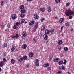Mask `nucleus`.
I'll list each match as a JSON object with an SVG mask.
<instances>
[{"label":"nucleus","instance_id":"obj_1","mask_svg":"<svg viewBox=\"0 0 74 74\" xmlns=\"http://www.w3.org/2000/svg\"><path fill=\"white\" fill-rule=\"evenodd\" d=\"M74 14V12L71 11L70 10L68 9L65 12V15L66 16H69V15H73Z\"/></svg>","mask_w":74,"mask_h":74},{"label":"nucleus","instance_id":"obj_2","mask_svg":"<svg viewBox=\"0 0 74 74\" xmlns=\"http://www.w3.org/2000/svg\"><path fill=\"white\" fill-rule=\"evenodd\" d=\"M17 18L16 14H14L11 15V18L13 20H15Z\"/></svg>","mask_w":74,"mask_h":74},{"label":"nucleus","instance_id":"obj_3","mask_svg":"<svg viewBox=\"0 0 74 74\" xmlns=\"http://www.w3.org/2000/svg\"><path fill=\"white\" fill-rule=\"evenodd\" d=\"M35 65L37 67H38L40 64H39V60L38 59H36L35 62Z\"/></svg>","mask_w":74,"mask_h":74},{"label":"nucleus","instance_id":"obj_4","mask_svg":"<svg viewBox=\"0 0 74 74\" xmlns=\"http://www.w3.org/2000/svg\"><path fill=\"white\" fill-rule=\"evenodd\" d=\"M57 43L59 45H61L63 44V41L60 40H59L58 41Z\"/></svg>","mask_w":74,"mask_h":74},{"label":"nucleus","instance_id":"obj_5","mask_svg":"<svg viewBox=\"0 0 74 74\" xmlns=\"http://www.w3.org/2000/svg\"><path fill=\"white\" fill-rule=\"evenodd\" d=\"M23 60V58L21 56H19L18 58V60L19 62H22Z\"/></svg>","mask_w":74,"mask_h":74},{"label":"nucleus","instance_id":"obj_6","mask_svg":"<svg viewBox=\"0 0 74 74\" xmlns=\"http://www.w3.org/2000/svg\"><path fill=\"white\" fill-rule=\"evenodd\" d=\"M34 18H35L36 19H38V18H39V16L38 15L35 14L34 16Z\"/></svg>","mask_w":74,"mask_h":74},{"label":"nucleus","instance_id":"obj_7","mask_svg":"<svg viewBox=\"0 0 74 74\" xmlns=\"http://www.w3.org/2000/svg\"><path fill=\"white\" fill-rule=\"evenodd\" d=\"M33 24H34V21H31L29 23V26H32Z\"/></svg>","mask_w":74,"mask_h":74},{"label":"nucleus","instance_id":"obj_8","mask_svg":"<svg viewBox=\"0 0 74 74\" xmlns=\"http://www.w3.org/2000/svg\"><path fill=\"white\" fill-rule=\"evenodd\" d=\"M26 47H27V45L25 44H23L22 46V48L23 49H26Z\"/></svg>","mask_w":74,"mask_h":74},{"label":"nucleus","instance_id":"obj_9","mask_svg":"<svg viewBox=\"0 0 74 74\" xmlns=\"http://www.w3.org/2000/svg\"><path fill=\"white\" fill-rule=\"evenodd\" d=\"M4 64V62L3 61H1L0 62V67H3Z\"/></svg>","mask_w":74,"mask_h":74},{"label":"nucleus","instance_id":"obj_10","mask_svg":"<svg viewBox=\"0 0 74 74\" xmlns=\"http://www.w3.org/2000/svg\"><path fill=\"white\" fill-rule=\"evenodd\" d=\"M49 64L48 63H46L44 64L43 65L44 67H49Z\"/></svg>","mask_w":74,"mask_h":74},{"label":"nucleus","instance_id":"obj_11","mask_svg":"<svg viewBox=\"0 0 74 74\" xmlns=\"http://www.w3.org/2000/svg\"><path fill=\"white\" fill-rule=\"evenodd\" d=\"M50 32V31L48 29H46L45 30V34H48Z\"/></svg>","mask_w":74,"mask_h":74},{"label":"nucleus","instance_id":"obj_12","mask_svg":"<svg viewBox=\"0 0 74 74\" xmlns=\"http://www.w3.org/2000/svg\"><path fill=\"white\" fill-rule=\"evenodd\" d=\"M64 22V18H61L59 20V22L60 23H62V22Z\"/></svg>","mask_w":74,"mask_h":74},{"label":"nucleus","instance_id":"obj_13","mask_svg":"<svg viewBox=\"0 0 74 74\" xmlns=\"http://www.w3.org/2000/svg\"><path fill=\"white\" fill-rule=\"evenodd\" d=\"M40 11H41L42 12H44L45 11V8H40L39 9Z\"/></svg>","mask_w":74,"mask_h":74},{"label":"nucleus","instance_id":"obj_14","mask_svg":"<svg viewBox=\"0 0 74 74\" xmlns=\"http://www.w3.org/2000/svg\"><path fill=\"white\" fill-rule=\"evenodd\" d=\"M43 38L45 40H47L48 38V36L46 34H45L43 35Z\"/></svg>","mask_w":74,"mask_h":74},{"label":"nucleus","instance_id":"obj_15","mask_svg":"<svg viewBox=\"0 0 74 74\" xmlns=\"http://www.w3.org/2000/svg\"><path fill=\"white\" fill-rule=\"evenodd\" d=\"M19 16L20 17H22V18H24L25 17V15L24 14L22 13H21L19 14Z\"/></svg>","mask_w":74,"mask_h":74},{"label":"nucleus","instance_id":"obj_16","mask_svg":"<svg viewBox=\"0 0 74 74\" xmlns=\"http://www.w3.org/2000/svg\"><path fill=\"white\" fill-rule=\"evenodd\" d=\"M63 49L64 51H65V52H67L69 50V48L67 47H65Z\"/></svg>","mask_w":74,"mask_h":74},{"label":"nucleus","instance_id":"obj_17","mask_svg":"<svg viewBox=\"0 0 74 74\" xmlns=\"http://www.w3.org/2000/svg\"><path fill=\"white\" fill-rule=\"evenodd\" d=\"M5 4V2L4 1H3L1 2V6H4Z\"/></svg>","mask_w":74,"mask_h":74},{"label":"nucleus","instance_id":"obj_18","mask_svg":"<svg viewBox=\"0 0 74 74\" xmlns=\"http://www.w3.org/2000/svg\"><path fill=\"white\" fill-rule=\"evenodd\" d=\"M63 64H66V63H67V60H66L64 59L63 60Z\"/></svg>","mask_w":74,"mask_h":74},{"label":"nucleus","instance_id":"obj_19","mask_svg":"<svg viewBox=\"0 0 74 74\" xmlns=\"http://www.w3.org/2000/svg\"><path fill=\"white\" fill-rule=\"evenodd\" d=\"M25 8V6L24 5H21L20 6V8L21 10H23V9H24Z\"/></svg>","mask_w":74,"mask_h":74},{"label":"nucleus","instance_id":"obj_20","mask_svg":"<svg viewBox=\"0 0 74 74\" xmlns=\"http://www.w3.org/2000/svg\"><path fill=\"white\" fill-rule=\"evenodd\" d=\"M29 56L30 58H32V57H33V53L32 52H31L29 53Z\"/></svg>","mask_w":74,"mask_h":74},{"label":"nucleus","instance_id":"obj_21","mask_svg":"<svg viewBox=\"0 0 74 74\" xmlns=\"http://www.w3.org/2000/svg\"><path fill=\"white\" fill-rule=\"evenodd\" d=\"M21 12L22 13H25L26 12V10L25 9H22L21 11Z\"/></svg>","mask_w":74,"mask_h":74},{"label":"nucleus","instance_id":"obj_22","mask_svg":"<svg viewBox=\"0 0 74 74\" xmlns=\"http://www.w3.org/2000/svg\"><path fill=\"white\" fill-rule=\"evenodd\" d=\"M47 11L48 12H51V7L49 6L48 7Z\"/></svg>","mask_w":74,"mask_h":74},{"label":"nucleus","instance_id":"obj_23","mask_svg":"<svg viewBox=\"0 0 74 74\" xmlns=\"http://www.w3.org/2000/svg\"><path fill=\"white\" fill-rule=\"evenodd\" d=\"M23 36H27V33H26V32H24L23 33Z\"/></svg>","mask_w":74,"mask_h":74},{"label":"nucleus","instance_id":"obj_24","mask_svg":"<svg viewBox=\"0 0 74 74\" xmlns=\"http://www.w3.org/2000/svg\"><path fill=\"white\" fill-rule=\"evenodd\" d=\"M23 59L25 60H27V56H24L23 57Z\"/></svg>","mask_w":74,"mask_h":74},{"label":"nucleus","instance_id":"obj_25","mask_svg":"<svg viewBox=\"0 0 74 74\" xmlns=\"http://www.w3.org/2000/svg\"><path fill=\"white\" fill-rule=\"evenodd\" d=\"M11 62L12 64H14L15 63V60L13 59H12L11 60Z\"/></svg>","mask_w":74,"mask_h":74},{"label":"nucleus","instance_id":"obj_26","mask_svg":"<svg viewBox=\"0 0 74 74\" xmlns=\"http://www.w3.org/2000/svg\"><path fill=\"white\" fill-rule=\"evenodd\" d=\"M25 22V19H21L20 20V22L21 23H23Z\"/></svg>","mask_w":74,"mask_h":74},{"label":"nucleus","instance_id":"obj_27","mask_svg":"<svg viewBox=\"0 0 74 74\" xmlns=\"http://www.w3.org/2000/svg\"><path fill=\"white\" fill-rule=\"evenodd\" d=\"M41 30H44L45 29V26L44 25H43L41 27Z\"/></svg>","mask_w":74,"mask_h":74},{"label":"nucleus","instance_id":"obj_28","mask_svg":"<svg viewBox=\"0 0 74 74\" xmlns=\"http://www.w3.org/2000/svg\"><path fill=\"white\" fill-rule=\"evenodd\" d=\"M58 64L60 66H61L63 64V61H59L58 62Z\"/></svg>","mask_w":74,"mask_h":74},{"label":"nucleus","instance_id":"obj_29","mask_svg":"<svg viewBox=\"0 0 74 74\" xmlns=\"http://www.w3.org/2000/svg\"><path fill=\"white\" fill-rule=\"evenodd\" d=\"M16 25L17 26H19V25H20V23L18 22H16Z\"/></svg>","mask_w":74,"mask_h":74},{"label":"nucleus","instance_id":"obj_30","mask_svg":"<svg viewBox=\"0 0 74 74\" xmlns=\"http://www.w3.org/2000/svg\"><path fill=\"white\" fill-rule=\"evenodd\" d=\"M15 36V37L16 38H19V34H16V35Z\"/></svg>","mask_w":74,"mask_h":74},{"label":"nucleus","instance_id":"obj_31","mask_svg":"<svg viewBox=\"0 0 74 74\" xmlns=\"http://www.w3.org/2000/svg\"><path fill=\"white\" fill-rule=\"evenodd\" d=\"M50 32L51 34H52L53 33V32H55V30H54V29H51L50 30Z\"/></svg>","mask_w":74,"mask_h":74},{"label":"nucleus","instance_id":"obj_32","mask_svg":"<svg viewBox=\"0 0 74 74\" xmlns=\"http://www.w3.org/2000/svg\"><path fill=\"white\" fill-rule=\"evenodd\" d=\"M33 40H34V43H36V42H37V39H35V38H33Z\"/></svg>","mask_w":74,"mask_h":74},{"label":"nucleus","instance_id":"obj_33","mask_svg":"<svg viewBox=\"0 0 74 74\" xmlns=\"http://www.w3.org/2000/svg\"><path fill=\"white\" fill-rule=\"evenodd\" d=\"M38 23H37L35 25V29H37L38 28Z\"/></svg>","mask_w":74,"mask_h":74},{"label":"nucleus","instance_id":"obj_34","mask_svg":"<svg viewBox=\"0 0 74 74\" xmlns=\"http://www.w3.org/2000/svg\"><path fill=\"white\" fill-rule=\"evenodd\" d=\"M53 61L54 62L56 63V62H58V58H56L54 59L53 60Z\"/></svg>","mask_w":74,"mask_h":74},{"label":"nucleus","instance_id":"obj_35","mask_svg":"<svg viewBox=\"0 0 74 74\" xmlns=\"http://www.w3.org/2000/svg\"><path fill=\"white\" fill-rule=\"evenodd\" d=\"M13 29H17V27H16V25H14L13 26Z\"/></svg>","mask_w":74,"mask_h":74},{"label":"nucleus","instance_id":"obj_36","mask_svg":"<svg viewBox=\"0 0 74 74\" xmlns=\"http://www.w3.org/2000/svg\"><path fill=\"white\" fill-rule=\"evenodd\" d=\"M3 46L4 47H7V44L4 43Z\"/></svg>","mask_w":74,"mask_h":74},{"label":"nucleus","instance_id":"obj_37","mask_svg":"<svg viewBox=\"0 0 74 74\" xmlns=\"http://www.w3.org/2000/svg\"><path fill=\"white\" fill-rule=\"evenodd\" d=\"M56 2L57 3H59L60 1V0H56Z\"/></svg>","mask_w":74,"mask_h":74},{"label":"nucleus","instance_id":"obj_38","mask_svg":"<svg viewBox=\"0 0 74 74\" xmlns=\"http://www.w3.org/2000/svg\"><path fill=\"white\" fill-rule=\"evenodd\" d=\"M70 3H66V7H68V6H69L70 5Z\"/></svg>","mask_w":74,"mask_h":74},{"label":"nucleus","instance_id":"obj_39","mask_svg":"<svg viewBox=\"0 0 74 74\" xmlns=\"http://www.w3.org/2000/svg\"><path fill=\"white\" fill-rule=\"evenodd\" d=\"M8 28H9L10 27V24L9 23H8L7 25Z\"/></svg>","mask_w":74,"mask_h":74},{"label":"nucleus","instance_id":"obj_40","mask_svg":"<svg viewBox=\"0 0 74 74\" xmlns=\"http://www.w3.org/2000/svg\"><path fill=\"white\" fill-rule=\"evenodd\" d=\"M62 69L63 70H65V68L64 67V66L63 65H62Z\"/></svg>","mask_w":74,"mask_h":74},{"label":"nucleus","instance_id":"obj_41","mask_svg":"<svg viewBox=\"0 0 74 74\" xmlns=\"http://www.w3.org/2000/svg\"><path fill=\"white\" fill-rule=\"evenodd\" d=\"M65 24L67 26H68L69 25V23L68 22H67V23H66Z\"/></svg>","mask_w":74,"mask_h":74},{"label":"nucleus","instance_id":"obj_42","mask_svg":"<svg viewBox=\"0 0 74 74\" xmlns=\"http://www.w3.org/2000/svg\"><path fill=\"white\" fill-rule=\"evenodd\" d=\"M15 50V48L13 47L11 49V50L12 51V52H14Z\"/></svg>","mask_w":74,"mask_h":74},{"label":"nucleus","instance_id":"obj_43","mask_svg":"<svg viewBox=\"0 0 74 74\" xmlns=\"http://www.w3.org/2000/svg\"><path fill=\"white\" fill-rule=\"evenodd\" d=\"M73 18V16H70L69 17V19H71Z\"/></svg>","mask_w":74,"mask_h":74},{"label":"nucleus","instance_id":"obj_44","mask_svg":"<svg viewBox=\"0 0 74 74\" xmlns=\"http://www.w3.org/2000/svg\"><path fill=\"white\" fill-rule=\"evenodd\" d=\"M3 61L4 62H6V59H5V58H3Z\"/></svg>","mask_w":74,"mask_h":74},{"label":"nucleus","instance_id":"obj_45","mask_svg":"<svg viewBox=\"0 0 74 74\" xmlns=\"http://www.w3.org/2000/svg\"><path fill=\"white\" fill-rule=\"evenodd\" d=\"M47 69L49 70H51V67H48Z\"/></svg>","mask_w":74,"mask_h":74},{"label":"nucleus","instance_id":"obj_46","mask_svg":"<svg viewBox=\"0 0 74 74\" xmlns=\"http://www.w3.org/2000/svg\"><path fill=\"white\" fill-rule=\"evenodd\" d=\"M4 56H5L7 55V53L6 52L4 53L3 54Z\"/></svg>","mask_w":74,"mask_h":74},{"label":"nucleus","instance_id":"obj_47","mask_svg":"<svg viewBox=\"0 0 74 74\" xmlns=\"http://www.w3.org/2000/svg\"><path fill=\"white\" fill-rule=\"evenodd\" d=\"M62 73V71H58L57 72V74H60Z\"/></svg>","mask_w":74,"mask_h":74},{"label":"nucleus","instance_id":"obj_48","mask_svg":"<svg viewBox=\"0 0 74 74\" xmlns=\"http://www.w3.org/2000/svg\"><path fill=\"white\" fill-rule=\"evenodd\" d=\"M63 27H64V26H63L61 27V30L62 31L63 30Z\"/></svg>","mask_w":74,"mask_h":74},{"label":"nucleus","instance_id":"obj_49","mask_svg":"<svg viewBox=\"0 0 74 74\" xmlns=\"http://www.w3.org/2000/svg\"><path fill=\"white\" fill-rule=\"evenodd\" d=\"M58 49H59V50L60 51V50H61V49H62V47H58Z\"/></svg>","mask_w":74,"mask_h":74},{"label":"nucleus","instance_id":"obj_50","mask_svg":"<svg viewBox=\"0 0 74 74\" xmlns=\"http://www.w3.org/2000/svg\"><path fill=\"white\" fill-rule=\"evenodd\" d=\"M71 32L73 33V32H74V30H73V29H72L71 30Z\"/></svg>","mask_w":74,"mask_h":74},{"label":"nucleus","instance_id":"obj_51","mask_svg":"<svg viewBox=\"0 0 74 74\" xmlns=\"http://www.w3.org/2000/svg\"><path fill=\"white\" fill-rule=\"evenodd\" d=\"M15 36H13L12 37V38H15Z\"/></svg>","mask_w":74,"mask_h":74},{"label":"nucleus","instance_id":"obj_52","mask_svg":"<svg viewBox=\"0 0 74 74\" xmlns=\"http://www.w3.org/2000/svg\"><path fill=\"white\" fill-rule=\"evenodd\" d=\"M26 66L27 67V68H28V67H29V64H27Z\"/></svg>","mask_w":74,"mask_h":74},{"label":"nucleus","instance_id":"obj_53","mask_svg":"<svg viewBox=\"0 0 74 74\" xmlns=\"http://www.w3.org/2000/svg\"><path fill=\"white\" fill-rule=\"evenodd\" d=\"M27 1H29V2H30V1H32V0H27Z\"/></svg>","mask_w":74,"mask_h":74},{"label":"nucleus","instance_id":"obj_54","mask_svg":"<svg viewBox=\"0 0 74 74\" xmlns=\"http://www.w3.org/2000/svg\"><path fill=\"white\" fill-rule=\"evenodd\" d=\"M1 26L2 27V28H4V25H2Z\"/></svg>","mask_w":74,"mask_h":74},{"label":"nucleus","instance_id":"obj_55","mask_svg":"<svg viewBox=\"0 0 74 74\" xmlns=\"http://www.w3.org/2000/svg\"><path fill=\"white\" fill-rule=\"evenodd\" d=\"M62 66H60L59 67V69H60V70H61L62 69Z\"/></svg>","mask_w":74,"mask_h":74},{"label":"nucleus","instance_id":"obj_56","mask_svg":"<svg viewBox=\"0 0 74 74\" xmlns=\"http://www.w3.org/2000/svg\"><path fill=\"white\" fill-rule=\"evenodd\" d=\"M2 71V69H1V68L0 67V72H1V71Z\"/></svg>","mask_w":74,"mask_h":74},{"label":"nucleus","instance_id":"obj_57","mask_svg":"<svg viewBox=\"0 0 74 74\" xmlns=\"http://www.w3.org/2000/svg\"><path fill=\"white\" fill-rule=\"evenodd\" d=\"M42 19L43 20V21H45V18H42Z\"/></svg>","mask_w":74,"mask_h":74},{"label":"nucleus","instance_id":"obj_58","mask_svg":"<svg viewBox=\"0 0 74 74\" xmlns=\"http://www.w3.org/2000/svg\"><path fill=\"white\" fill-rule=\"evenodd\" d=\"M41 22H43L44 21H43V20H42V19H41Z\"/></svg>","mask_w":74,"mask_h":74},{"label":"nucleus","instance_id":"obj_59","mask_svg":"<svg viewBox=\"0 0 74 74\" xmlns=\"http://www.w3.org/2000/svg\"><path fill=\"white\" fill-rule=\"evenodd\" d=\"M66 74H70V73L69 72H68L66 73Z\"/></svg>","mask_w":74,"mask_h":74},{"label":"nucleus","instance_id":"obj_60","mask_svg":"<svg viewBox=\"0 0 74 74\" xmlns=\"http://www.w3.org/2000/svg\"><path fill=\"white\" fill-rule=\"evenodd\" d=\"M8 30V29H6L5 31H7Z\"/></svg>","mask_w":74,"mask_h":74},{"label":"nucleus","instance_id":"obj_61","mask_svg":"<svg viewBox=\"0 0 74 74\" xmlns=\"http://www.w3.org/2000/svg\"><path fill=\"white\" fill-rule=\"evenodd\" d=\"M55 18L56 19H58V17H55Z\"/></svg>","mask_w":74,"mask_h":74},{"label":"nucleus","instance_id":"obj_62","mask_svg":"<svg viewBox=\"0 0 74 74\" xmlns=\"http://www.w3.org/2000/svg\"><path fill=\"white\" fill-rule=\"evenodd\" d=\"M25 23L26 24L27 23V22H25Z\"/></svg>","mask_w":74,"mask_h":74},{"label":"nucleus","instance_id":"obj_63","mask_svg":"<svg viewBox=\"0 0 74 74\" xmlns=\"http://www.w3.org/2000/svg\"><path fill=\"white\" fill-rule=\"evenodd\" d=\"M12 0H10V1H12Z\"/></svg>","mask_w":74,"mask_h":74},{"label":"nucleus","instance_id":"obj_64","mask_svg":"<svg viewBox=\"0 0 74 74\" xmlns=\"http://www.w3.org/2000/svg\"><path fill=\"white\" fill-rule=\"evenodd\" d=\"M62 36H63V35Z\"/></svg>","mask_w":74,"mask_h":74}]
</instances>
